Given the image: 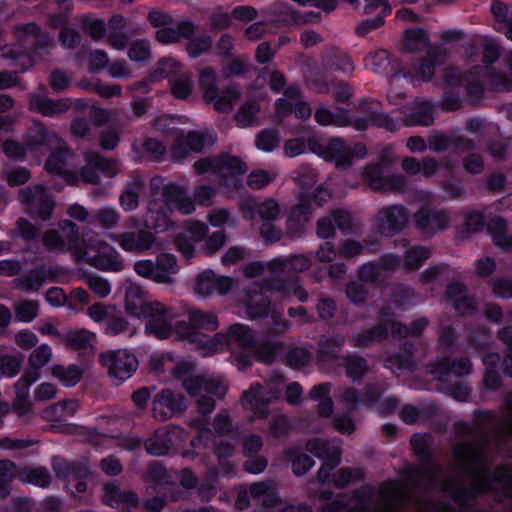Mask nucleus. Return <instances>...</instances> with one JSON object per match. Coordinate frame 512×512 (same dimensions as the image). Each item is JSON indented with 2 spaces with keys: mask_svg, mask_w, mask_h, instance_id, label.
Returning <instances> with one entry per match:
<instances>
[{
  "mask_svg": "<svg viewBox=\"0 0 512 512\" xmlns=\"http://www.w3.org/2000/svg\"><path fill=\"white\" fill-rule=\"evenodd\" d=\"M457 461V479L439 483V489L447 492L458 503L464 504L474 496L493 490L496 485L507 487L512 483V470L507 466L496 469L488 477L485 451L480 444L463 443L453 449Z\"/></svg>",
  "mask_w": 512,
  "mask_h": 512,
  "instance_id": "nucleus-1",
  "label": "nucleus"
},
{
  "mask_svg": "<svg viewBox=\"0 0 512 512\" xmlns=\"http://www.w3.org/2000/svg\"><path fill=\"white\" fill-rule=\"evenodd\" d=\"M161 184V178L151 180L152 198L143 216V226L156 232L166 231L172 226L171 215L174 210L183 215L195 211L193 201L183 187L172 182Z\"/></svg>",
  "mask_w": 512,
  "mask_h": 512,
  "instance_id": "nucleus-2",
  "label": "nucleus"
},
{
  "mask_svg": "<svg viewBox=\"0 0 512 512\" xmlns=\"http://www.w3.org/2000/svg\"><path fill=\"white\" fill-rule=\"evenodd\" d=\"M404 490L396 482L384 483L378 490L363 488L348 506L340 500H330L329 496L322 495L327 500L323 504V512H396L400 507Z\"/></svg>",
  "mask_w": 512,
  "mask_h": 512,
  "instance_id": "nucleus-3",
  "label": "nucleus"
},
{
  "mask_svg": "<svg viewBox=\"0 0 512 512\" xmlns=\"http://www.w3.org/2000/svg\"><path fill=\"white\" fill-rule=\"evenodd\" d=\"M194 365L188 361L179 362L173 368V374L181 379L183 387L192 397H198L197 406L202 414L210 413L215 407V398H223L227 386L218 377L190 376Z\"/></svg>",
  "mask_w": 512,
  "mask_h": 512,
  "instance_id": "nucleus-4",
  "label": "nucleus"
},
{
  "mask_svg": "<svg viewBox=\"0 0 512 512\" xmlns=\"http://www.w3.org/2000/svg\"><path fill=\"white\" fill-rule=\"evenodd\" d=\"M290 295H294L301 302L308 299V293L296 279L285 284L255 282L247 290L246 313L252 319L264 316L269 312L271 300H284Z\"/></svg>",
  "mask_w": 512,
  "mask_h": 512,
  "instance_id": "nucleus-5",
  "label": "nucleus"
},
{
  "mask_svg": "<svg viewBox=\"0 0 512 512\" xmlns=\"http://www.w3.org/2000/svg\"><path fill=\"white\" fill-rule=\"evenodd\" d=\"M468 92L478 96L484 90L510 91L512 90V52L495 67H474L466 76Z\"/></svg>",
  "mask_w": 512,
  "mask_h": 512,
  "instance_id": "nucleus-6",
  "label": "nucleus"
},
{
  "mask_svg": "<svg viewBox=\"0 0 512 512\" xmlns=\"http://www.w3.org/2000/svg\"><path fill=\"white\" fill-rule=\"evenodd\" d=\"M14 33L21 44H33L34 47L30 54L15 55L12 51L6 54L5 48L0 49V57L9 56L14 62V67L19 71H24L31 67L34 62L43 60L45 54L50 53L53 46V40L49 35H42L40 28L35 23L20 24L15 26Z\"/></svg>",
  "mask_w": 512,
  "mask_h": 512,
  "instance_id": "nucleus-7",
  "label": "nucleus"
},
{
  "mask_svg": "<svg viewBox=\"0 0 512 512\" xmlns=\"http://www.w3.org/2000/svg\"><path fill=\"white\" fill-rule=\"evenodd\" d=\"M188 322L179 321L175 324V334L185 342L195 345L203 332H214L219 327L217 315L212 311H204L196 307H186Z\"/></svg>",
  "mask_w": 512,
  "mask_h": 512,
  "instance_id": "nucleus-8",
  "label": "nucleus"
},
{
  "mask_svg": "<svg viewBox=\"0 0 512 512\" xmlns=\"http://www.w3.org/2000/svg\"><path fill=\"white\" fill-rule=\"evenodd\" d=\"M427 325L428 320L426 318H419L412 323L410 330H408L406 326L386 318L383 314V318L379 325L365 333L354 336L352 341L355 346L364 347L375 342L382 341L389 334L399 338L405 337L408 334L418 336L427 327Z\"/></svg>",
  "mask_w": 512,
  "mask_h": 512,
  "instance_id": "nucleus-9",
  "label": "nucleus"
},
{
  "mask_svg": "<svg viewBox=\"0 0 512 512\" xmlns=\"http://www.w3.org/2000/svg\"><path fill=\"white\" fill-rule=\"evenodd\" d=\"M26 144L30 149L42 145H55L57 150L51 153L45 164V168L48 172L53 174H65L66 159L69 151L64 147L63 140L56 133L48 130L43 125L37 124L33 129V135L29 136Z\"/></svg>",
  "mask_w": 512,
  "mask_h": 512,
  "instance_id": "nucleus-10",
  "label": "nucleus"
},
{
  "mask_svg": "<svg viewBox=\"0 0 512 512\" xmlns=\"http://www.w3.org/2000/svg\"><path fill=\"white\" fill-rule=\"evenodd\" d=\"M308 145L312 152L319 154L325 160L334 161L337 169H346L352 165L354 157L362 159L366 155L363 144L358 143L351 148L338 137L330 139L325 146L318 145L315 140L309 139Z\"/></svg>",
  "mask_w": 512,
  "mask_h": 512,
  "instance_id": "nucleus-11",
  "label": "nucleus"
},
{
  "mask_svg": "<svg viewBox=\"0 0 512 512\" xmlns=\"http://www.w3.org/2000/svg\"><path fill=\"white\" fill-rule=\"evenodd\" d=\"M178 316L173 307L152 300L148 303L141 318L146 320L145 332L147 334L154 335L159 339H167L175 333V326L173 327L172 322Z\"/></svg>",
  "mask_w": 512,
  "mask_h": 512,
  "instance_id": "nucleus-12",
  "label": "nucleus"
},
{
  "mask_svg": "<svg viewBox=\"0 0 512 512\" xmlns=\"http://www.w3.org/2000/svg\"><path fill=\"white\" fill-rule=\"evenodd\" d=\"M80 263H87L100 270L118 272L124 268L123 260L119 253L104 241L97 240V235L92 232L85 248V255Z\"/></svg>",
  "mask_w": 512,
  "mask_h": 512,
  "instance_id": "nucleus-13",
  "label": "nucleus"
},
{
  "mask_svg": "<svg viewBox=\"0 0 512 512\" xmlns=\"http://www.w3.org/2000/svg\"><path fill=\"white\" fill-rule=\"evenodd\" d=\"M365 183L374 191L402 194L408 190V180L401 174H389L383 165H368L362 172Z\"/></svg>",
  "mask_w": 512,
  "mask_h": 512,
  "instance_id": "nucleus-14",
  "label": "nucleus"
},
{
  "mask_svg": "<svg viewBox=\"0 0 512 512\" xmlns=\"http://www.w3.org/2000/svg\"><path fill=\"white\" fill-rule=\"evenodd\" d=\"M280 391L264 387L259 383L252 384L249 389L243 391L240 403L251 414L250 422L256 419L266 418L269 414L268 404L279 398Z\"/></svg>",
  "mask_w": 512,
  "mask_h": 512,
  "instance_id": "nucleus-15",
  "label": "nucleus"
},
{
  "mask_svg": "<svg viewBox=\"0 0 512 512\" xmlns=\"http://www.w3.org/2000/svg\"><path fill=\"white\" fill-rule=\"evenodd\" d=\"M20 202L24 210L33 218L43 221L49 220L55 208V201L48 195L43 185H34L22 188L19 191Z\"/></svg>",
  "mask_w": 512,
  "mask_h": 512,
  "instance_id": "nucleus-16",
  "label": "nucleus"
},
{
  "mask_svg": "<svg viewBox=\"0 0 512 512\" xmlns=\"http://www.w3.org/2000/svg\"><path fill=\"white\" fill-rule=\"evenodd\" d=\"M52 468L57 478L66 482V489L74 497L81 496L87 489L84 479L89 475V469L84 464L69 463L62 457H53Z\"/></svg>",
  "mask_w": 512,
  "mask_h": 512,
  "instance_id": "nucleus-17",
  "label": "nucleus"
},
{
  "mask_svg": "<svg viewBox=\"0 0 512 512\" xmlns=\"http://www.w3.org/2000/svg\"><path fill=\"white\" fill-rule=\"evenodd\" d=\"M306 450L325 462L318 471V480L325 484L331 471L341 461V447L339 443L327 441L322 438H314L306 443Z\"/></svg>",
  "mask_w": 512,
  "mask_h": 512,
  "instance_id": "nucleus-18",
  "label": "nucleus"
},
{
  "mask_svg": "<svg viewBox=\"0 0 512 512\" xmlns=\"http://www.w3.org/2000/svg\"><path fill=\"white\" fill-rule=\"evenodd\" d=\"M101 362L110 378L118 382L129 379L136 371L138 361L126 349L108 351L101 355Z\"/></svg>",
  "mask_w": 512,
  "mask_h": 512,
  "instance_id": "nucleus-19",
  "label": "nucleus"
},
{
  "mask_svg": "<svg viewBox=\"0 0 512 512\" xmlns=\"http://www.w3.org/2000/svg\"><path fill=\"white\" fill-rule=\"evenodd\" d=\"M247 165L238 157L222 155L218 157L216 178L218 182L231 190L243 187L239 176L247 172Z\"/></svg>",
  "mask_w": 512,
  "mask_h": 512,
  "instance_id": "nucleus-20",
  "label": "nucleus"
},
{
  "mask_svg": "<svg viewBox=\"0 0 512 512\" xmlns=\"http://www.w3.org/2000/svg\"><path fill=\"white\" fill-rule=\"evenodd\" d=\"M265 507H274L279 503L273 482H258L250 485L248 490L240 491L236 499V507L239 510L246 509L250 499Z\"/></svg>",
  "mask_w": 512,
  "mask_h": 512,
  "instance_id": "nucleus-21",
  "label": "nucleus"
},
{
  "mask_svg": "<svg viewBox=\"0 0 512 512\" xmlns=\"http://www.w3.org/2000/svg\"><path fill=\"white\" fill-rule=\"evenodd\" d=\"M240 210L244 218L250 220L259 218L263 223L274 222L281 213L279 203L273 198L264 201H258L254 197L246 198L240 203Z\"/></svg>",
  "mask_w": 512,
  "mask_h": 512,
  "instance_id": "nucleus-22",
  "label": "nucleus"
},
{
  "mask_svg": "<svg viewBox=\"0 0 512 512\" xmlns=\"http://www.w3.org/2000/svg\"><path fill=\"white\" fill-rule=\"evenodd\" d=\"M407 209L402 205L381 208L375 216L376 229L383 234L401 231L408 223Z\"/></svg>",
  "mask_w": 512,
  "mask_h": 512,
  "instance_id": "nucleus-23",
  "label": "nucleus"
},
{
  "mask_svg": "<svg viewBox=\"0 0 512 512\" xmlns=\"http://www.w3.org/2000/svg\"><path fill=\"white\" fill-rule=\"evenodd\" d=\"M59 232L62 235V241L65 245V251L70 252L72 257L77 263L81 262V258L85 255V248L87 246L89 237L91 234L86 236H80L79 226L71 220H61L58 222Z\"/></svg>",
  "mask_w": 512,
  "mask_h": 512,
  "instance_id": "nucleus-24",
  "label": "nucleus"
},
{
  "mask_svg": "<svg viewBox=\"0 0 512 512\" xmlns=\"http://www.w3.org/2000/svg\"><path fill=\"white\" fill-rule=\"evenodd\" d=\"M414 219L417 228L428 236L448 228L451 221L447 211L436 208H421Z\"/></svg>",
  "mask_w": 512,
  "mask_h": 512,
  "instance_id": "nucleus-25",
  "label": "nucleus"
},
{
  "mask_svg": "<svg viewBox=\"0 0 512 512\" xmlns=\"http://www.w3.org/2000/svg\"><path fill=\"white\" fill-rule=\"evenodd\" d=\"M375 105L376 102L374 101H363L360 104V110L366 113L367 116L365 118L354 120L353 127L356 130L362 131L372 125L392 132L401 126L397 120L392 119L389 115L378 112L374 107Z\"/></svg>",
  "mask_w": 512,
  "mask_h": 512,
  "instance_id": "nucleus-26",
  "label": "nucleus"
},
{
  "mask_svg": "<svg viewBox=\"0 0 512 512\" xmlns=\"http://www.w3.org/2000/svg\"><path fill=\"white\" fill-rule=\"evenodd\" d=\"M234 285L231 277L217 275L212 270L204 271L199 274L195 282V291L200 296L206 297L214 293L220 295L227 294Z\"/></svg>",
  "mask_w": 512,
  "mask_h": 512,
  "instance_id": "nucleus-27",
  "label": "nucleus"
},
{
  "mask_svg": "<svg viewBox=\"0 0 512 512\" xmlns=\"http://www.w3.org/2000/svg\"><path fill=\"white\" fill-rule=\"evenodd\" d=\"M110 238L117 242L124 251L140 254L147 252L156 245L155 235L145 230L111 234Z\"/></svg>",
  "mask_w": 512,
  "mask_h": 512,
  "instance_id": "nucleus-28",
  "label": "nucleus"
},
{
  "mask_svg": "<svg viewBox=\"0 0 512 512\" xmlns=\"http://www.w3.org/2000/svg\"><path fill=\"white\" fill-rule=\"evenodd\" d=\"M183 397L170 390H163L156 395L152 403L153 417L166 421L184 409Z\"/></svg>",
  "mask_w": 512,
  "mask_h": 512,
  "instance_id": "nucleus-29",
  "label": "nucleus"
},
{
  "mask_svg": "<svg viewBox=\"0 0 512 512\" xmlns=\"http://www.w3.org/2000/svg\"><path fill=\"white\" fill-rule=\"evenodd\" d=\"M86 165L81 169L80 174L85 182L97 184L100 181L99 172L107 176L115 173L114 163L94 151L84 153Z\"/></svg>",
  "mask_w": 512,
  "mask_h": 512,
  "instance_id": "nucleus-30",
  "label": "nucleus"
},
{
  "mask_svg": "<svg viewBox=\"0 0 512 512\" xmlns=\"http://www.w3.org/2000/svg\"><path fill=\"white\" fill-rule=\"evenodd\" d=\"M180 429L177 427H161L145 442L147 452L155 456L166 455L174 445Z\"/></svg>",
  "mask_w": 512,
  "mask_h": 512,
  "instance_id": "nucleus-31",
  "label": "nucleus"
},
{
  "mask_svg": "<svg viewBox=\"0 0 512 512\" xmlns=\"http://www.w3.org/2000/svg\"><path fill=\"white\" fill-rule=\"evenodd\" d=\"M103 502L120 512H131L138 504V498L131 491L121 490L115 485L104 486Z\"/></svg>",
  "mask_w": 512,
  "mask_h": 512,
  "instance_id": "nucleus-32",
  "label": "nucleus"
},
{
  "mask_svg": "<svg viewBox=\"0 0 512 512\" xmlns=\"http://www.w3.org/2000/svg\"><path fill=\"white\" fill-rule=\"evenodd\" d=\"M149 302L140 285L130 281L125 283L124 308L128 314L141 318Z\"/></svg>",
  "mask_w": 512,
  "mask_h": 512,
  "instance_id": "nucleus-33",
  "label": "nucleus"
},
{
  "mask_svg": "<svg viewBox=\"0 0 512 512\" xmlns=\"http://www.w3.org/2000/svg\"><path fill=\"white\" fill-rule=\"evenodd\" d=\"M206 145L203 134L191 131L186 135L176 137V143L172 149V155L177 161L183 160L190 152H201Z\"/></svg>",
  "mask_w": 512,
  "mask_h": 512,
  "instance_id": "nucleus-34",
  "label": "nucleus"
},
{
  "mask_svg": "<svg viewBox=\"0 0 512 512\" xmlns=\"http://www.w3.org/2000/svg\"><path fill=\"white\" fill-rule=\"evenodd\" d=\"M29 107L44 116H56L68 111L71 103L68 99L53 100L42 95H30Z\"/></svg>",
  "mask_w": 512,
  "mask_h": 512,
  "instance_id": "nucleus-35",
  "label": "nucleus"
},
{
  "mask_svg": "<svg viewBox=\"0 0 512 512\" xmlns=\"http://www.w3.org/2000/svg\"><path fill=\"white\" fill-rule=\"evenodd\" d=\"M267 266L274 273L288 274L307 270L311 266V260L305 255L277 257L267 263Z\"/></svg>",
  "mask_w": 512,
  "mask_h": 512,
  "instance_id": "nucleus-36",
  "label": "nucleus"
},
{
  "mask_svg": "<svg viewBox=\"0 0 512 512\" xmlns=\"http://www.w3.org/2000/svg\"><path fill=\"white\" fill-rule=\"evenodd\" d=\"M472 364L466 357L460 358L453 363H450L447 359L436 361L431 369L430 373L433 378L442 380L449 373H454L456 376H464L471 372Z\"/></svg>",
  "mask_w": 512,
  "mask_h": 512,
  "instance_id": "nucleus-37",
  "label": "nucleus"
},
{
  "mask_svg": "<svg viewBox=\"0 0 512 512\" xmlns=\"http://www.w3.org/2000/svg\"><path fill=\"white\" fill-rule=\"evenodd\" d=\"M312 215L311 205L301 192L298 204L294 205L288 214L287 228L292 233L298 232L309 220Z\"/></svg>",
  "mask_w": 512,
  "mask_h": 512,
  "instance_id": "nucleus-38",
  "label": "nucleus"
},
{
  "mask_svg": "<svg viewBox=\"0 0 512 512\" xmlns=\"http://www.w3.org/2000/svg\"><path fill=\"white\" fill-rule=\"evenodd\" d=\"M446 294L461 315H468L475 310V302L467 296L466 287L463 284L456 282L449 285Z\"/></svg>",
  "mask_w": 512,
  "mask_h": 512,
  "instance_id": "nucleus-39",
  "label": "nucleus"
},
{
  "mask_svg": "<svg viewBox=\"0 0 512 512\" xmlns=\"http://www.w3.org/2000/svg\"><path fill=\"white\" fill-rule=\"evenodd\" d=\"M179 270L176 257L169 253H162L157 256L155 261V282L170 284L173 282L172 276Z\"/></svg>",
  "mask_w": 512,
  "mask_h": 512,
  "instance_id": "nucleus-40",
  "label": "nucleus"
},
{
  "mask_svg": "<svg viewBox=\"0 0 512 512\" xmlns=\"http://www.w3.org/2000/svg\"><path fill=\"white\" fill-rule=\"evenodd\" d=\"M103 333L111 337L125 336L131 338L136 335L137 327L121 313H115L105 323Z\"/></svg>",
  "mask_w": 512,
  "mask_h": 512,
  "instance_id": "nucleus-41",
  "label": "nucleus"
},
{
  "mask_svg": "<svg viewBox=\"0 0 512 512\" xmlns=\"http://www.w3.org/2000/svg\"><path fill=\"white\" fill-rule=\"evenodd\" d=\"M332 385L330 383H321L311 388L308 397L312 400L318 401L317 412L322 417H330L334 404L330 397Z\"/></svg>",
  "mask_w": 512,
  "mask_h": 512,
  "instance_id": "nucleus-42",
  "label": "nucleus"
},
{
  "mask_svg": "<svg viewBox=\"0 0 512 512\" xmlns=\"http://www.w3.org/2000/svg\"><path fill=\"white\" fill-rule=\"evenodd\" d=\"M477 48L482 50V61L484 63L482 67H492L491 65L498 60L500 55L498 44L493 39L481 36L475 38L468 49L470 56L474 55V50Z\"/></svg>",
  "mask_w": 512,
  "mask_h": 512,
  "instance_id": "nucleus-43",
  "label": "nucleus"
},
{
  "mask_svg": "<svg viewBox=\"0 0 512 512\" xmlns=\"http://www.w3.org/2000/svg\"><path fill=\"white\" fill-rule=\"evenodd\" d=\"M507 226L506 220L495 217L489 221L487 229L497 247L510 251L512 250V235L507 234Z\"/></svg>",
  "mask_w": 512,
  "mask_h": 512,
  "instance_id": "nucleus-44",
  "label": "nucleus"
},
{
  "mask_svg": "<svg viewBox=\"0 0 512 512\" xmlns=\"http://www.w3.org/2000/svg\"><path fill=\"white\" fill-rule=\"evenodd\" d=\"M405 126H429L433 123L432 105L427 101H416L414 111L403 118Z\"/></svg>",
  "mask_w": 512,
  "mask_h": 512,
  "instance_id": "nucleus-45",
  "label": "nucleus"
},
{
  "mask_svg": "<svg viewBox=\"0 0 512 512\" xmlns=\"http://www.w3.org/2000/svg\"><path fill=\"white\" fill-rule=\"evenodd\" d=\"M301 97V91L298 86H290L283 91V97L275 101V114L278 118H284L292 114L295 103Z\"/></svg>",
  "mask_w": 512,
  "mask_h": 512,
  "instance_id": "nucleus-46",
  "label": "nucleus"
},
{
  "mask_svg": "<svg viewBox=\"0 0 512 512\" xmlns=\"http://www.w3.org/2000/svg\"><path fill=\"white\" fill-rule=\"evenodd\" d=\"M195 346L203 351V355L222 351L225 348H229L231 346L229 332L227 334L216 333L212 337L205 335L204 337L200 338Z\"/></svg>",
  "mask_w": 512,
  "mask_h": 512,
  "instance_id": "nucleus-47",
  "label": "nucleus"
},
{
  "mask_svg": "<svg viewBox=\"0 0 512 512\" xmlns=\"http://www.w3.org/2000/svg\"><path fill=\"white\" fill-rule=\"evenodd\" d=\"M51 373L65 387L75 386L80 382L83 375L82 369L75 364L69 366L54 365L51 368Z\"/></svg>",
  "mask_w": 512,
  "mask_h": 512,
  "instance_id": "nucleus-48",
  "label": "nucleus"
},
{
  "mask_svg": "<svg viewBox=\"0 0 512 512\" xmlns=\"http://www.w3.org/2000/svg\"><path fill=\"white\" fill-rule=\"evenodd\" d=\"M18 477L24 483L39 487L49 486L52 480L48 469L42 466L26 467L19 473Z\"/></svg>",
  "mask_w": 512,
  "mask_h": 512,
  "instance_id": "nucleus-49",
  "label": "nucleus"
},
{
  "mask_svg": "<svg viewBox=\"0 0 512 512\" xmlns=\"http://www.w3.org/2000/svg\"><path fill=\"white\" fill-rule=\"evenodd\" d=\"M231 346L233 344L248 350H254L255 338L251 330L243 324H233L229 327Z\"/></svg>",
  "mask_w": 512,
  "mask_h": 512,
  "instance_id": "nucleus-50",
  "label": "nucleus"
},
{
  "mask_svg": "<svg viewBox=\"0 0 512 512\" xmlns=\"http://www.w3.org/2000/svg\"><path fill=\"white\" fill-rule=\"evenodd\" d=\"M444 58L445 54L439 49L429 48L428 57L421 62L415 76L424 81L430 80L435 73L436 64L442 62Z\"/></svg>",
  "mask_w": 512,
  "mask_h": 512,
  "instance_id": "nucleus-51",
  "label": "nucleus"
},
{
  "mask_svg": "<svg viewBox=\"0 0 512 512\" xmlns=\"http://www.w3.org/2000/svg\"><path fill=\"white\" fill-rule=\"evenodd\" d=\"M95 334L88 330H77L67 333L63 337L64 344L75 350H87L92 347Z\"/></svg>",
  "mask_w": 512,
  "mask_h": 512,
  "instance_id": "nucleus-52",
  "label": "nucleus"
},
{
  "mask_svg": "<svg viewBox=\"0 0 512 512\" xmlns=\"http://www.w3.org/2000/svg\"><path fill=\"white\" fill-rule=\"evenodd\" d=\"M240 98V92L235 87H228L221 94L217 91L215 99L208 101L213 104L214 109L219 113H228L233 109V105Z\"/></svg>",
  "mask_w": 512,
  "mask_h": 512,
  "instance_id": "nucleus-53",
  "label": "nucleus"
},
{
  "mask_svg": "<svg viewBox=\"0 0 512 512\" xmlns=\"http://www.w3.org/2000/svg\"><path fill=\"white\" fill-rule=\"evenodd\" d=\"M198 80L199 86L203 90L204 99L206 101L214 100L218 90L215 71L209 67L201 68L198 71Z\"/></svg>",
  "mask_w": 512,
  "mask_h": 512,
  "instance_id": "nucleus-54",
  "label": "nucleus"
},
{
  "mask_svg": "<svg viewBox=\"0 0 512 512\" xmlns=\"http://www.w3.org/2000/svg\"><path fill=\"white\" fill-rule=\"evenodd\" d=\"M315 120L322 126L334 125L338 127L352 126L355 119H350L346 114L339 115L325 107H319L314 114Z\"/></svg>",
  "mask_w": 512,
  "mask_h": 512,
  "instance_id": "nucleus-55",
  "label": "nucleus"
},
{
  "mask_svg": "<svg viewBox=\"0 0 512 512\" xmlns=\"http://www.w3.org/2000/svg\"><path fill=\"white\" fill-rule=\"evenodd\" d=\"M259 111L260 105L256 100H249L245 102L234 116L237 126L240 128H246L253 125Z\"/></svg>",
  "mask_w": 512,
  "mask_h": 512,
  "instance_id": "nucleus-56",
  "label": "nucleus"
},
{
  "mask_svg": "<svg viewBox=\"0 0 512 512\" xmlns=\"http://www.w3.org/2000/svg\"><path fill=\"white\" fill-rule=\"evenodd\" d=\"M429 39L423 29H407L405 31L403 48L408 52L424 50L428 47Z\"/></svg>",
  "mask_w": 512,
  "mask_h": 512,
  "instance_id": "nucleus-57",
  "label": "nucleus"
},
{
  "mask_svg": "<svg viewBox=\"0 0 512 512\" xmlns=\"http://www.w3.org/2000/svg\"><path fill=\"white\" fill-rule=\"evenodd\" d=\"M142 189V181L139 178L128 183L126 190L120 196V205L126 211H132L138 207L139 193Z\"/></svg>",
  "mask_w": 512,
  "mask_h": 512,
  "instance_id": "nucleus-58",
  "label": "nucleus"
},
{
  "mask_svg": "<svg viewBox=\"0 0 512 512\" xmlns=\"http://www.w3.org/2000/svg\"><path fill=\"white\" fill-rule=\"evenodd\" d=\"M364 61L365 66L377 74L386 73L391 65L390 54L386 50L371 52Z\"/></svg>",
  "mask_w": 512,
  "mask_h": 512,
  "instance_id": "nucleus-59",
  "label": "nucleus"
},
{
  "mask_svg": "<svg viewBox=\"0 0 512 512\" xmlns=\"http://www.w3.org/2000/svg\"><path fill=\"white\" fill-rule=\"evenodd\" d=\"M431 256V252L424 246H413L405 250L404 266L408 270L420 268L424 261Z\"/></svg>",
  "mask_w": 512,
  "mask_h": 512,
  "instance_id": "nucleus-60",
  "label": "nucleus"
},
{
  "mask_svg": "<svg viewBox=\"0 0 512 512\" xmlns=\"http://www.w3.org/2000/svg\"><path fill=\"white\" fill-rule=\"evenodd\" d=\"M280 143L279 131L276 128H266L255 138L256 147L263 152H272Z\"/></svg>",
  "mask_w": 512,
  "mask_h": 512,
  "instance_id": "nucleus-61",
  "label": "nucleus"
},
{
  "mask_svg": "<svg viewBox=\"0 0 512 512\" xmlns=\"http://www.w3.org/2000/svg\"><path fill=\"white\" fill-rule=\"evenodd\" d=\"M193 80L189 73H183L170 81L171 93L178 99H186L193 91Z\"/></svg>",
  "mask_w": 512,
  "mask_h": 512,
  "instance_id": "nucleus-62",
  "label": "nucleus"
},
{
  "mask_svg": "<svg viewBox=\"0 0 512 512\" xmlns=\"http://www.w3.org/2000/svg\"><path fill=\"white\" fill-rule=\"evenodd\" d=\"M17 476L16 465L10 460L0 461V497L9 495V483Z\"/></svg>",
  "mask_w": 512,
  "mask_h": 512,
  "instance_id": "nucleus-63",
  "label": "nucleus"
},
{
  "mask_svg": "<svg viewBox=\"0 0 512 512\" xmlns=\"http://www.w3.org/2000/svg\"><path fill=\"white\" fill-rule=\"evenodd\" d=\"M39 303L35 300H24L14 305L16 319L20 322H31L38 315Z\"/></svg>",
  "mask_w": 512,
  "mask_h": 512,
  "instance_id": "nucleus-64",
  "label": "nucleus"
}]
</instances>
